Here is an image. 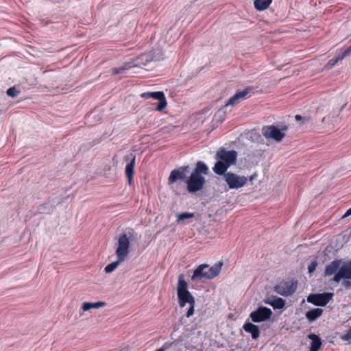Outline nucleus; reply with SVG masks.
<instances>
[{
    "label": "nucleus",
    "mask_w": 351,
    "mask_h": 351,
    "mask_svg": "<svg viewBox=\"0 0 351 351\" xmlns=\"http://www.w3.org/2000/svg\"><path fill=\"white\" fill-rule=\"evenodd\" d=\"M295 120H296L297 121H302V120L304 119V117H302V116H300V115H296V116L295 117Z\"/></svg>",
    "instance_id": "obj_34"
},
{
    "label": "nucleus",
    "mask_w": 351,
    "mask_h": 351,
    "mask_svg": "<svg viewBox=\"0 0 351 351\" xmlns=\"http://www.w3.org/2000/svg\"><path fill=\"white\" fill-rule=\"evenodd\" d=\"M209 169L207 165L202 161H198L193 171L186 180L187 190L191 193H195L202 191L206 184L204 176L208 175Z\"/></svg>",
    "instance_id": "obj_1"
},
{
    "label": "nucleus",
    "mask_w": 351,
    "mask_h": 351,
    "mask_svg": "<svg viewBox=\"0 0 351 351\" xmlns=\"http://www.w3.org/2000/svg\"><path fill=\"white\" fill-rule=\"evenodd\" d=\"M341 279L351 280V261L343 263L339 267V270L333 276V281L339 283Z\"/></svg>",
    "instance_id": "obj_13"
},
{
    "label": "nucleus",
    "mask_w": 351,
    "mask_h": 351,
    "mask_svg": "<svg viewBox=\"0 0 351 351\" xmlns=\"http://www.w3.org/2000/svg\"><path fill=\"white\" fill-rule=\"evenodd\" d=\"M244 330L250 333L253 339H257L260 335V330L258 326L251 323L246 322L243 326Z\"/></svg>",
    "instance_id": "obj_17"
},
{
    "label": "nucleus",
    "mask_w": 351,
    "mask_h": 351,
    "mask_svg": "<svg viewBox=\"0 0 351 351\" xmlns=\"http://www.w3.org/2000/svg\"><path fill=\"white\" fill-rule=\"evenodd\" d=\"M194 217V214L191 213H182L178 215L177 221H183L186 219L192 218Z\"/></svg>",
    "instance_id": "obj_26"
},
{
    "label": "nucleus",
    "mask_w": 351,
    "mask_h": 351,
    "mask_svg": "<svg viewBox=\"0 0 351 351\" xmlns=\"http://www.w3.org/2000/svg\"><path fill=\"white\" fill-rule=\"evenodd\" d=\"M222 267V263L215 264L212 267L208 265L202 264L199 265L191 276V280L193 282L201 281L203 278L213 279L219 275Z\"/></svg>",
    "instance_id": "obj_4"
},
{
    "label": "nucleus",
    "mask_w": 351,
    "mask_h": 351,
    "mask_svg": "<svg viewBox=\"0 0 351 351\" xmlns=\"http://www.w3.org/2000/svg\"><path fill=\"white\" fill-rule=\"evenodd\" d=\"M130 240L126 234H121L118 239V246L116 250V255L120 261H125L130 252Z\"/></svg>",
    "instance_id": "obj_7"
},
{
    "label": "nucleus",
    "mask_w": 351,
    "mask_h": 351,
    "mask_svg": "<svg viewBox=\"0 0 351 351\" xmlns=\"http://www.w3.org/2000/svg\"><path fill=\"white\" fill-rule=\"evenodd\" d=\"M106 305V302L102 301H99L97 302H84L82 304L83 311H88L91 308H99L100 307L104 306Z\"/></svg>",
    "instance_id": "obj_24"
},
{
    "label": "nucleus",
    "mask_w": 351,
    "mask_h": 351,
    "mask_svg": "<svg viewBox=\"0 0 351 351\" xmlns=\"http://www.w3.org/2000/svg\"><path fill=\"white\" fill-rule=\"evenodd\" d=\"M135 165V156H133L131 161L127 164L125 169V176L128 180L129 184L131 183L132 178L134 174V168Z\"/></svg>",
    "instance_id": "obj_22"
},
{
    "label": "nucleus",
    "mask_w": 351,
    "mask_h": 351,
    "mask_svg": "<svg viewBox=\"0 0 351 351\" xmlns=\"http://www.w3.org/2000/svg\"><path fill=\"white\" fill-rule=\"evenodd\" d=\"M332 293H313L307 297V302L316 306H324L332 300Z\"/></svg>",
    "instance_id": "obj_10"
},
{
    "label": "nucleus",
    "mask_w": 351,
    "mask_h": 351,
    "mask_svg": "<svg viewBox=\"0 0 351 351\" xmlns=\"http://www.w3.org/2000/svg\"><path fill=\"white\" fill-rule=\"evenodd\" d=\"M189 166L180 167L171 171L168 178V183L171 184L178 180H184L186 178V173L189 171Z\"/></svg>",
    "instance_id": "obj_14"
},
{
    "label": "nucleus",
    "mask_w": 351,
    "mask_h": 351,
    "mask_svg": "<svg viewBox=\"0 0 351 351\" xmlns=\"http://www.w3.org/2000/svg\"><path fill=\"white\" fill-rule=\"evenodd\" d=\"M351 55V45L342 53L339 54V60H343Z\"/></svg>",
    "instance_id": "obj_27"
},
{
    "label": "nucleus",
    "mask_w": 351,
    "mask_h": 351,
    "mask_svg": "<svg viewBox=\"0 0 351 351\" xmlns=\"http://www.w3.org/2000/svg\"><path fill=\"white\" fill-rule=\"evenodd\" d=\"M351 215V208H349L346 213L343 215L342 218L347 217L348 216Z\"/></svg>",
    "instance_id": "obj_33"
},
{
    "label": "nucleus",
    "mask_w": 351,
    "mask_h": 351,
    "mask_svg": "<svg viewBox=\"0 0 351 351\" xmlns=\"http://www.w3.org/2000/svg\"><path fill=\"white\" fill-rule=\"evenodd\" d=\"M167 348L165 345L160 348L159 349H157L156 351H165Z\"/></svg>",
    "instance_id": "obj_35"
},
{
    "label": "nucleus",
    "mask_w": 351,
    "mask_h": 351,
    "mask_svg": "<svg viewBox=\"0 0 351 351\" xmlns=\"http://www.w3.org/2000/svg\"><path fill=\"white\" fill-rule=\"evenodd\" d=\"M177 295L178 298V303L180 307H184L186 303H189L190 306L188 309L186 316L191 317L194 313L195 307V298L188 290V283L184 280L183 274L178 276V285H177Z\"/></svg>",
    "instance_id": "obj_3"
},
{
    "label": "nucleus",
    "mask_w": 351,
    "mask_h": 351,
    "mask_svg": "<svg viewBox=\"0 0 351 351\" xmlns=\"http://www.w3.org/2000/svg\"><path fill=\"white\" fill-rule=\"evenodd\" d=\"M308 338L311 340L309 351H318L322 346V340L319 337L315 334H310Z\"/></svg>",
    "instance_id": "obj_19"
},
{
    "label": "nucleus",
    "mask_w": 351,
    "mask_h": 351,
    "mask_svg": "<svg viewBox=\"0 0 351 351\" xmlns=\"http://www.w3.org/2000/svg\"><path fill=\"white\" fill-rule=\"evenodd\" d=\"M271 315L272 311L270 308L265 306H260L250 313V317L252 322L258 323L269 319Z\"/></svg>",
    "instance_id": "obj_11"
},
{
    "label": "nucleus",
    "mask_w": 351,
    "mask_h": 351,
    "mask_svg": "<svg viewBox=\"0 0 351 351\" xmlns=\"http://www.w3.org/2000/svg\"><path fill=\"white\" fill-rule=\"evenodd\" d=\"M265 303L271 305L274 309H281L285 305V300L278 297L268 298L265 300Z\"/></svg>",
    "instance_id": "obj_18"
},
{
    "label": "nucleus",
    "mask_w": 351,
    "mask_h": 351,
    "mask_svg": "<svg viewBox=\"0 0 351 351\" xmlns=\"http://www.w3.org/2000/svg\"><path fill=\"white\" fill-rule=\"evenodd\" d=\"M343 285L346 289H348V288H350L351 287V282L349 281V280H345L343 282Z\"/></svg>",
    "instance_id": "obj_32"
},
{
    "label": "nucleus",
    "mask_w": 351,
    "mask_h": 351,
    "mask_svg": "<svg viewBox=\"0 0 351 351\" xmlns=\"http://www.w3.org/2000/svg\"><path fill=\"white\" fill-rule=\"evenodd\" d=\"M132 67H134V64L130 59L128 62H124L122 66L112 69V73L113 75L124 73L126 71Z\"/></svg>",
    "instance_id": "obj_21"
},
{
    "label": "nucleus",
    "mask_w": 351,
    "mask_h": 351,
    "mask_svg": "<svg viewBox=\"0 0 351 351\" xmlns=\"http://www.w3.org/2000/svg\"><path fill=\"white\" fill-rule=\"evenodd\" d=\"M223 175V179L228 184L230 189H238L244 186L247 182V177L239 176L238 174L228 172Z\"/></svg>",
    "instance_id": "obj_5"
},
{
    "label": "nucleus",
    "mask_w": 351,
    "mask_h": 351,
    "mask_svg": "<svg viewBox=\"0 0 351 351\" xmlns=\"http://www.w3.org/2000/svg\"><path fill=\"white\" fill-rule=\"evenodd\" d=\"M323 313V309L317 308L311 309L306 313V317L309 322H313L319 317Z\"/></svg>",
    "instance_id": "obj_20"
},
{
    "label": "nucleus",
    "mask_w": 351,
    "mask_h": 351,
    "mask_svg": "<svg viewBox=\"0 0 351 351\" xmlns=\"http://www.w3.org/2000/svg\"><path fill=\"white\" fill-rule=\"evenodd\" d=\"M123 261H120L119 258H118V260L115 262H113L109 265H108L105 269H104V271L106 272V273H111L112 271H113L119 265V264L123 262Z\"/></svg>",
    "instance_id": "obj_25"
},
{
    "label": "nucleus",
    "mask_w": 351,
    "mask_h": 351,
    "mask_svg": "<svg viewBox=\"0 0 351 351\" xmlns=\"http://www.w3.org/2000/svg\"><path fill=\"white\" fill-rule=\"evenodd\" d=\"M237 158V152L236 151H228L224 148H221L215 155L217 161L213 168V171L217 175L222 176L229 167L235 164Z\"/></svg>",
    "instance_id": "obj_2"
},
{
    "label": "nucleus",
    "mask_w": 351,
    "mask_h": 351,
    "mask_svg": "<svg viewBox=\"0 0 351 351\" xmlns=\"http://www.w3.org/2000/svg\"><path fill=\"white\" fill-rule=\"evenodd\" d=\"M253 91L252 87H247L243 90H237V93L228 100L226 106H234L238 104L241 99H243L246 96Z\"/></svg>",
    "instance_id": "obj_15"
},
{
    "label": "nucleus",
    "mask_w": 351,
    "mask_h": 351,
    "mask_svg": "<svg viewBox=\"0 0 351 351\" xmlns=\"http://www.w3.org/2000/svg\"><path fill=\"white\" fill-rule=\"evenodd\" d=\"M317 266V263L316 261H313V262H311V263L308 267V272L310 274L313 273L315 270Z\"/></svg>",
    "instance_id": "obj_30"
},
{
    "label": "nucleus",
    "mask_w": 351,
    "mask_h": 351,
    "mask_svg": "<svg viewBox=\"0 0 351 351\" xmlns=\"http://www.w3.org/2000/svg\"><path fill=\"white\" fill-rule=\"evenodd\" d=\"M342 60H339V55L335 58L330 60L328 62V66L330 68H332L335 66L339 62L341 61Z\"/></svg>",
    "instance_id": "obj_29"
},
{
    "label": "nucleus",
    "mask_w": 351,
    "mask_h": 351,
    "mask_svg": "<svg viewBox=\"0 0 351 351\" xmlns=\"http://www.w3.org/2000/svg\"><path fill=\"white\" fill-rule=\"evenodd\" d=\"M141 97L145 99L153 98L155 100H158L156 110L159 112L162 111L167 106L166 97L162 91L143 93L141 95Z\"/></svg>",
    "instance_id": "obj_9"
},
{
    "label": "nucleus",
    "mask_w": 351,
    "mask_h": 351,
    "mask_svg": "<svg viewBox=\"0 0 351 351\" xmlns=\"http://www.w3.org/2000/svg\"><path fill=\"white\" fill-rule=\"evenodd\" d=\"M341 265V260H335L332 261L329 265H327L324 271L325 276H330L335 275L339 270V267Z\"/></svg>",
    "instance_id": "obj_16"
},
{
    "label": "nucleus",
    "mask_w": 351,
    "mask_h": 351,
    "mask_svg": "<svg viewBox=\"0 0 351 351\" xmlns=\"http://www.w3.org/2000/svg\"><path fill=\"white\" fill-rule=\"evenodd\" d=\"M160 59V56H154L152 53H142L139 56L131 59L134 67L146 66L151 61H157Z\"/></svg>",
    "instance_id": "obj_12"
},
{
    "label": "nucleus",
    "mask_w": 351,
    "mask_h": 351,
    "mask_svg": "<svg viewBox=\"0 0 351 351\" xmlns=\"http://www.w3.org/2000/svg\"><path fill=\"white\" fill-rule=\"evenodd\" d=\"M19 91L16 89L15 87H10L7 90V95L11 97H16L19 94Z\"/></svg>",
    "instance_id": "obj_28"
},
{
    "label": "nucleus",
    "mask_w": 351,
    "mask_h": 351,
    "mask_svg": "<svg viewBox=\"0 0 351 351\" xmlns=\"http://www.w3.org/2000/svg\"><path fill=\"white\" fill-rule=\"evenodd\" d=\"M272 0H254V5L258 11L266 10L271 3Z\"/></svg>",
    "instance_id": "obj_23"
},
{
    "label": "nucleus",
    "mask_w": 351,
    "mask_h": 351,
    "mask_svg": "<svg viewBox=\"0 0 351 351\" xmlns=\"http://www.w3.org/2000/svg\"><path fill=\"white\" fill-rule=\"evenodd\" d=\"M287 126H283L279 129L274 125H269L263 127L262 133L266 138L274 139L277 142H280L285 136L283 132L287 131Z\"/></svg>",
    "instance_id": "obj_6"
},
{
    "label": "nucleus",
    "mask_w": 351,
    "mask_h": 351,
    "mask_svg": "<svg viewBox=\"0 0 351 351\" xmlns=\"http://www.w3.org/2000/svg\"><path fill=\"white\" fill-rule=\"evenodd\" d=\"M297 289V282H281L274 287V291L282 296L291 295Z\"/></svg>",
    "instance_id": "obj_8"
},
{
    "label": "nucleus",
    "mask_w": 351,
    "mask_h": 351,
    "mask_svg": "<svg viewBox=\"0 0 351 351\" xmlns=\"http://www.w3.org/2000/svg\"><path fill=\"white\" fill-rule=\"evenodd\" d=\"M342 339L344 341H351V328L342 336Z\"/></svg>",
    "instance_id": "obj_31"
}]
</instances>
